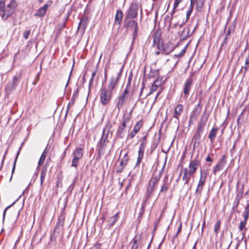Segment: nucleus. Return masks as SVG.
<instances>
[{
	"label": "nucleus",
	"mask_w": 249,
	"mask_h": 249,
	"mask_svg": "<svg viewBox=\"0 0 249 249\" xmlns=\"http://www.w3.org/2000/svg\"><path fill=\"white\" fill-rule=\"evenodd\" d=\"M110 128L109 126H106L103 129L102 137L97 144V151L99 158L110 151V147L108 145L109 141L107 139Z\"/></svg>",
	"instance_id": "1"
},
{
	"label": "nucleus",
	"mask_w": 249,
	"mask_h": 249,
	"mask_svg": "<svg viewBox=\"0 0 249 249\" xmlns=\"http://www.w3.org/2000/svg\"><path fill=\"white\" fill-rule=\"evenodd\" d=\"M200 161L197 159L190 160L188 167L183 169L182 180L184 181V184H189L191 178H194L195 174L200 165Z\"/></svg>",
	"instance_id": "2"
},
{
	"label": "nucleus",
	"mask_w": 249,
	"mask_h": 249,
	"mask_svg": "<svg viewBox=\"0 0 249 249\" xmlns=\"http://www.w3.org/2000/svg\"><path fill=\"white\" fill-rule=\"evenodd\" d=\"M164 168V167L162 168L158 175L153 174L149 180L146 188V196L145 197V200L144 201V203H146L149 198L151 196L153 193L154 192L157 186V184L160 181V178L163 174Z\"/></svg>",
	"instance_id": "3"
},
{
	"label": "nucleus",
	"mask_w": 249,
	"mask_h": 249,
	"mask_svg": "<svg viewBox=\"0 0 249 249\" xmlns=\"http://www.w3.org/2000/svg\"><path fill=\"white\" fill-rule=\"evenodd\" d=\"M209 114L206 110L203 111L200 120L197 123V128L193 136L195 143H199L201 141V135L203 133L204 127L208 121Z\"/></svg>",
	"instance_id": "4"
},
{
	"label": "nucleus",
	"mask_w": 249,
	"mask_h": 249,
	"mask_svg": "<svg viewBox=\"0 0 249 249\" xmlns=\"http://www.w3.org/2000/svg\"><path fill=\"white\" fill-rule=\"evenodd\" d=\"M17 3L15 0H11L9 3L5 5V0H0V15L5 20L15 11Z\"/></svg>",
	"instance_id": "5"
},
{
	"label": "nucleus",
	"mask_w": 249,
	"mask_h": 249,
	"mask_svg": "<svg viewBox=\"0 0 249 249\" xmlns=\"http://www.w3.org/2000/svg\"><path fill=\"white\" fill-rule=\"evenodd\" d=\"M22 76V72L21 71H20L16 73L11 81L8 82L4 89L5 92L7 95L11 94L12 92L16 89Z\"/></svg>",
	"instance_id": "6"
},
{
	"label": "nucleus",
	"mask_w": 249,
	"mask_h": 249,
	"mask_svg": "<svg viewBox=\"0 0 249 249\" xmlns=\"http://www.w3.org/2000/svg\"><path fill=\"white\" fill-rule=\"evenodd\" d=\"M114 93L107 89L106 87H102L99 92L100 102L102 105H108L113 96Z\"/></svg>",
	"instance_id": "7"
},
{
	"label": "nucleus",
	"mask_w": 249,
	"mask_h": 249,
	"mask_svg": "<svg viewBox=\"0 0 249 249\" xmlns=\"http://www.w3.org/2000/svg\"><path fill=\"white\" fill-rule=\"evenodd\" d=\"M129 91V84H127L124 89L117 98L116 102L115 104V108L117 109L118 112H120L121 108L125 104L126 99L128 96Z\"/></svg>",
	"instance_id": "8"
},
{
	"label": "nucleus",
	"mask_w": 249,
	"mask_h": 249,
	"mask_svg": "<svg viewBox=\"0 0 249 249\" xmlns=\"http://www.w3.org/2000/svg\"><path fill=\"white\" fill-rule=\"evenodd\" d=\"M123 69V67L121 68L120 72L116 77L111 76L109 78L107 87H106L107 90L112 91L113 93L114 91L116 90L118 86V83L122 76Z\"/></svg>",
	"instance_id": "9"
},
{
	"label": "nucleus",
	"mask_w": 249,
	"mask_h": 249,
	"mask_svg": "<svg viewBox=\"0 0 249 249\" xmlns=\"http://www.w3.org/2000/svg\"><path fill=\"white\" fill-rule=\"evenodd\" d=\"M202 109V105L201 101H200L196 107H195L190 114L189 120V125H191L194 124V122L197 120Z\"/></svg>",
	"instance_id": "10"
},
{
	"label": "nucleus",
	"mask_w": 249,
	"mask_h": 249,
	"mask_svg": "<svg viewBox=\"0 0 249 249\" xmlns=\"http://www.w3.org/2000/svg\"><path fill=\"white\" fill-rule=\"evenodd\" d=\"M83 156V149L81 148H76L72 153L71 166L76 168L79 162V160Z\"/></svg>",
	"instance_id": "11"
},
{
	"label": "nucleus",
	"mask_w": 249,
	"mask_h": 249,
	"mask_svg": "<svg viewBox=\"0 0 249 249\" xmlns=\"http://www.w3.org/2000/svg\"><path fill=\"white\" fill-rule=\"evenodd\" d=\"M138 10V7L136 4H131L126 13L124 20L126 21L128 19L136 18L137 17Z\"/></svg>",
	"instance_id": "12"
},
{
	"label": "nucleus",
	"mask_w": 249,
	"mask_h": 249,
	"mask_svg": "<svg viewBox=\"0 0 249 249\" xmlns=\"http://www.w3.org/2000/svg\"><path fill=\"white\" fill-rule=\"evenodd\" d=\"M132 118L131 113H124L123 114L122 117V123L121 126H119L117 133L118 134H122L126 126L127 123H129Z\"/></svg>",
	"instance_id": "13"
},
{
	"label": "nucleus",
	"mask_w": 249,
	"mask_h": 249,
	"mask_svg": "<svg viewBox=\"0 0 249 249\" xmlns=\"http://www.w3.org/2000/svg\"><path fill=\"white\" fill-rule=\"evenodd\" d=\"M175 49V47L173 43L169 41L164 44L161 43L160 46V49H159V50H160L161 53L165 55H168L173 52Z\"/></svg>",
	"instance_id": "14"
},
{
	"label": "nucleus",
	"mask_w": 249,
	"mask_h": 249,
	"mask_svg": "<svg viewBox=\"0 0 249 249\" xmlns=\"http://www.w3.org/2000/svg\"><path fill=\"white\" fill-rule=\"evenodd\" d=\"M206 180V175L203 174L202 171L200 172V178L198 181L195 194L200 195Z\"/></svg>",
	"instance_id": "15"
},
{
	"label": "nucleus",
	"mask_w": 249,
	"mask_h": 249,
	"mask_svg": "<svg viewBox=\"0 0 249 249\" xmlns=\"http://www.w3.org/2000/svg\"><path fill=\"white\" fill-rule=\"evenodd\" d=\"M226 163L227 156L224 155L222 156L221 159L219 160L215 166L213 167V174L215 175L216 173L220 170H223Z\"/></svg>",
	"instance_id": "16"
},
{
	"label": "nucleus",
	"mask_w": 249,
	"mask_h": 249,
	"mask_svg": "<svg viewBox=\"0 0 249 249\" xmlns=\"http://www.w3.org/2000/svg\"><path fill=\"white\" fill-rule=\"evenodd\" d=\"M155 74L158 76L157 78L153 82L150 89V91L147 96L151 95L154 92L156 91L158 88L161 85V80H159V70H155L154 71Z\"/></svg>",
	"instance_id": "17"
},
{
	"label": "nucleus",
	"mask_w": 249,
	"mask_h": 249,
	"mask_svg": "<svg viewBox=\"0 0 249 249\" xmlns=\"http://www.w3.org/2000/svg\"><path fill=\"white\" fill-rule=\"evenodd\" d=\"M125 27L126 28H131L134 29V32L133 34V39L135 40L136 39L138 34V24L136 21L135 20H130L127 22Z\"/></svg>",
	"instance_id": "18"
},
{
	"label": "nucleus",
	"mask_w": 249,
	"mask_h": 249,
	"mask_svg": "<svg viewBox=\"0 0 249 249\" xmlns=\"http://www.w3.org/2000/svg\"><path fill=\"white\" fill-rule=\"evenodd\" d=\"M153 37L152 47L157 46L158 49H160V46L161 45V32L160 30H157L152 35Z\"/></svg>",
	"instance_id": "19"
},
{
	"label": "nucleus",
	"mask_w": 249,
	"mask_h": 249,
	"mask_svg": "<svg viewBox=\"0 0 249 249\" xmlns=\"http://www.w3.org/2000/svg\"><path fill=\"white\" fill-rule=\"evenodd\" d=\"M129 160V158L128 156V153H126L124 156L123 158L121 159L120 162L119 169L117 170L118 173H121L124 170V167L126 166Z\"/></svg>",
	"instance_id": "20"
},
{
	"label": "nucleus",
	"mask_w": 249,
	"mask_h": 249,
	"mask_svg": "<svg viewBox=\"0 0 249 249\" xmlns=\"http://www.w3.org/2000/svg\"><path fill=\"white\" fill-rule=\"evenodd\" d=\"M163 183L160 190V193H166L170 187L171 181L168 180V177L166 176L163 179Z\"/></svg>",
	"instance_id": "21"
},
{
	"label": "nucleus",
	"mask_w": 249,
	"mask_h": 249,
	"mask_svg": "<svg viewBox=\"0 0 249 249\" xmlns=\"http://www.w3.org/2000/svg\"><path fill=\"white\" fill-rule=\"evenodd\" d=\"M184 109V106L182 104H178L175 108L173 117L178 120L179 117L182 114Z\"/></svg>",
	"instance_id": "22"
},
{
	"label": "nucleus",
	"mask_w": 249,
	"mask_h": 249,
	"mask_svg": "<svg viewBox=\"0 0 249 249\" xmlns=\"http://www.w3.org/2000/svg\"><path fill=\"white\" fill-rule=\"evenodd\" d=\"M193 80L192 78H189L186 82L184 89L183 93L184 95L188 96L189 94L190 90L193 84Z\"/></svg>",
	"instance_id": "23"
},
{
	"label": "nucleus",
	"mask_w": 249,
	"mask_h": 249,
	"mask_svg": "<svg viewBox=\"0 0 249 249\" xmlns=\"http://www.w3.org/2000/svg\"><path fill=\"white\" fill-rule=\"evenodd\" d=\"M120 212H118L117 213L107 220L108 228L111 227L118 220L120 217Z\"/></svg>",
	"instance_id": "24"
},
{
	"label": "nucleus",
	"mask_w": 249,
	"mask_h": 249,
	"mask_svg": "<svg viewBox=\"0 0 249 249\" xmlns=\"http://www.w3.org/2000/svg\"><path fill=\"white\" fill-rule=\"evenodd\" d=\"M123 17V13L121 10H117L115 16L114 24L121 25Z\"/></svg>",
	"instance_id": "25"
},
{
	"label": "nucleus",
	"mask_w": 249,
	"mask_h": 249,
	"mask_svg": "<svg viewBox=\"0 0 249 249\" xmlns=\"http://www.w3.org/2000/svg\"><path fill=\"white\" fill-rule=\"evenodd\" d=\"M48 7L49 5L47 3L45 4L43 7L40 8L36 13H35L34 16L35 17H43L46 14Z\"/></svg>",
	"instance_id": "26"
},
{
	"label": "nucleus",
	"mask_w": 249,
	"mask_h": 249,
	"mask_svg": "<svg viewBox=\"0 0 249 249\" xmlns=\"http://www.w3.org/2000/svg\"><path fill=\"white\" fill-rule=\"evenodd\" d=\"M65 220V215L64 214H61L58 218L56 225L54 228V232H55L57 229L60 227H63Z\"/></svg>",
	"instance_id": "27"
},
{
	"label": "nucleus",
	"mask_w": 249,
	"mask_h": 249,
	"mask_svg": "<svg viewBox=\"0 0 249 249\" xmlns=\"http://www.w3.org/2000/svg\"><path fill=\"white\" fill-rule=\"evenodd\" d=\"M248 217L244 216V220H242L239 224V230L240 231H243V235H244L246 233L247 228H246Z\"/></svg>",
	"instance_id": "28"
},
{
	"label": "nucleus",
	"mask_w": 249,
	"mask_h": 249,
	"mask_svg": "<svg viewBox=\"0 0 249 249\" xmlns=\"http://www.w3.org/2000/svg\"><path fill=\"white\" fill-rule=\"evenodd\" d=\"M218 131V128L217 127H213L210 130L208 135V138L210 140L211 142H213L215 140Z\"/></svg>",
	"instance_id": "29"
},
{
	"label": "nucleus",
	"mask_w": 249,
	"mask_h": 249,
	"mask_svg": "<svg viewBox=\"0 0 249 249\" xmlns=\"http://www.w3.org/2000/svg\"><path fill=\"white\" fill-rule=\"evenodd\" d=\"M48 153V150L45 148L42 152L38 162L37 168L42 166L46 158Z\"/></svg>",
	"instance_id": "30"
},
{
	"label": "nucleus",
	"mask_w": 249,
	"mask_h": 249,
	"mask_svg": "<svg viewBox=\"0 0 249 249\" xmlns=\"http://www.w3.org/2000/svg\"><path fill=\"white\" fill-rule=\"evenodd\" d=\"M144 150L145 149L139 148L138 158L135 167L139 166L143 158Z\"/></svg>",
	"instance_id": "31"
},
{
	"label": "nucleus",
	"mask_w": 249,
	"mask_h": 249,
	"mask_svg": "<svg viewBox=\"0 0 249 249\" xmlns=\"http://www.w3.org/2000/svg\"><path fill=\"white\" fill-rule=\"evenodd\" d=\"M205 0H197L196 2V10L197 12L201 13L203 11Z\"/></svg>",
	"instance_id": "32"
},
{
	"label": "nucleus",
	"mask_w": 249,
	"mask_h": 249,
	"mask_svg": "<svg viewBox=\"0 0 249 249\" xmlns=\"http://www.w3.org/2000/svg\"><path fill=\"white\" fill-rule=\"evenodd\" d=\"M148 134H146L140 140V144L139 148L145 149L147 143Z\"/></svg>",
	"instance_id": "33"
},
{
	"label": "nucleus",
	"mask_w": 249,
	"mask_h": 249,
	"mask_svg": "<svg viewBox=\"0 0 249 249\" xmlns=\"http://www.w3.org/2000/svg\"><path fill=\"white\" fill-rule=\"evenodd\" d=\"M88 23V19L87 18L83 17L79 23L78 28L82 27L83 30H85Z\"/></svg>",
	"instance_id": "34"
},
{
	"label": "nucleus",
	"mask_w": 249,
	"mask_h": 249,
	"mask_svg": "<svg viewBox=\"0 0 249 249\" xmlns=\"http://www.w3.org/2000/svg\"><path fill=\"white\" fill-rule=\"evenodd\" d=\"M143 121L142 120H141L134 125L133 130L138 133L141 128L143 127Z\"/></svg>",
	"instance_id": "35"
},
{
	"label": "nucleus",
	"mask_w": 249,
	"mask_h": 249,
	"mask_svg": "<svg viewBox=\"0 0 249 249\" xmlns=\"http://www.w3.org/2000/svg\"><path fill=\"white\" fill-rule=\"evenodd\" d=\"M242 70H244V74L246 73L249 69V53L248 56L246 59L245 65L242 67Z\"/></svg>",
	"instance_id": "36"
},
{
	"label": "nucleus",
	"mask_w": 249,
	"mask_h": 249,
	"mask_svg": "<svg viewBox=\"0 0 249 249\" xmlns=\"http://www.w3.org/2000/svg\"><path fill=\"white\" fill-rule=\"evenodd\" d=\"M187 49V45H186V46L184 48V49L181 51V52L179 54H176L174 55L173 56V58L176 59L178 57H183L184 55V54L186 52Z\"/></svg>",
	"instance_id": "37"
},
{
	"label": "nucleus",
	"mask_w": 249,
	"mask_h": 249,
	"mask_svg": "<svg viewBox=\"0 0 249 249\" xmlns=\"http://www.w3.org/2000/svg\"><path fill=\"white\" fill-rule=\"evenodd\" d=\"M221 224V220L219 219L217 221L214 226V231L216 234L218 233V231L220 229Z\"/></svg>",
	"instance_id": "38"
},
{
	"label": "nucleus",
	"mask_w": 249,
	"mask_h": 249,
	"mask_svg": "<svg viewBox=\"0 0 249 249\" xmlns=\"http://www.w3.org/2000/svg\"><path fill=\"white\" fill-rule=\"evenodd\" d=\"M48 168V164L45 163L41 169L40 174L46 176Z\"/></svg>",
	"instance_id": "39"
},
{
	"label": "nucleus",
	"mask_w": 249,
	"mask_h": 249,
	"mask_svg": "<svg viewBox=\"0 0 249 249\" xmlns=\"http://www.w3.org/2000/svg\"><path fill=\"white\" fill-rule=\"evenodd\" d=\"M230 34H231V30H230L229 29L227 31V33L226 34V36H225L223 42L222 43V44L221 45V49L224 46H225V45L226 46L227 45V40L228 39V36L230 35Z\"/></svg>",
	"instance_id": "40"
},
{
	"label": "nucleus",
	"mask_w": 249,
	"mask_h": 249,
	"mask_svg": "<svg viewBox=\"0 0 249 249\" xmlns=\"http://www.w3.org/2000/svg\"><path fill=\"white\" fill-rule=\"evenodd\" d=\"M181 229H182V223L180 222L178 225V231H177V233L172 237L173 240H174L175 239L177 238L178 234L181 231Z\"/></svg>",
	"instance_id": "41"
},
{
	"label": "nucleus",
	"mask_w": 249,
	"mask_h": 249,
	"mask_svg": "<svg viewBox=\"0 0 249 249\" xmlns=\"http://www.w3.org/2000/svg\"><path fill=\"white\" fill-rule=\"evenodd\" d=\"M138 240L136 238H134L132 240V246L131 249H138Z\"/></svg>",
	"instance_id": "42"
},
{
	"label": "nucleus",
	"mask_w": 249,
	"mask_h": 249,
	"mask_svg": "<svg viewBox=\"0 0 249 249\" xmlns=\"http://www.w3.org/2000/svg\"><path fill=\"white\" fill-rule=\"evenodd\" d=\"M79 95V89L77 88L76 90H74L72 98H71V101L72 102V103L74 102L75 100L78 97Z\"/></svg>",
	"instance_id": "43"
},
{
	"label": "nucleus",
	"mask_w": 249,
	"mask_h": 249,
	"mask_svg": "<svg viewBox=\"0 0 249 249\" xmlns=\"http://www.w3.org/2000/svg\"><path fill=\"white\" fill-rule=\"evenodd\" d=\"M243 196V192H238L236 196V200L237 201V205H238L240 201V200L242 198Z\"/></svg>",
	"instance_id": "44"
},
{
	"label": "nucleus",
	"mask_w": 249,
	"mask_h": 249,
	"mask_svg": "<svg viewBox=\"0 0 249 249\" xmlns=\"http://www.w3.org/2000/svg\"><path fill=\"white\" fill-rule=\"evenodd\" d=\"M244 216L249 217V203L247 205L244 213Z\"/></svg>",
	"instance_id": "45"
},
{
	"label": "nucleus",
	"mask_w": 249,
	"mask_h": 249,
	"mask_svg": "<svg viewBox=\"0 0 249 249\" xmlns=\"http://www.w3.org/2000/svg\"><path fill=\"white\" fill-rule=\"evenodd\" d=\"M97 71V69H96V70L92 73L91 77L89 80V85H91L93 84L94 78V76L96 75Z\"/></svg>",
	"instance_id": "46"
},
{
	"label": "nucleus",
	"mask_w": 249,
	"mask_h": 249,
	"mask_svg": "<svg viewBox=\"0 0 249 249\" xmlns=\"http://www.w3.org/2000/svg\"><path fill=\"white\" fill-rule=\"evenodd\" d=\"M182 0H175L173 6V12L174 10L178 7L179 4L181 2Z\"/></svg>",
	"instance_id": "47"
},
{
	"label": "nucleus",
	"mask_w": 249,
	"mask_h": 249,
	"mask_svg": "<svg viewBox=\"0 0 249 249\" xmlns=\"http://www.w3.org/2000/svg\"><path fill=\"white\" fill-rule=\"evenodd\" d=\"M137 133H138L136 132V131L133 129L130 134L127 136V139H131L133 138Z\"/></svg>",
	"instance_id": "48"
},
{
	"label": "nucleus",
	"mask_w": 249,
	"mask_h": 249,
	"mask_svg": "<svg viewBox=\"0 0 249 249\" xmlns=\"http://www.w3.org/2000/svg\"><path fill=\"white\" fill-rule=\"evenodd\" d=\"M19 153H20V149L19 150V151H18L17 155H16V159H15V161H14V165H13V168H12V174L14 173V170L15 169V166H16V162H17V160L18 159V156L19 154Z\"/></svg>",
	"instance_id": "49"
},
{
	"label": "nucleus",
	"mask_w": 249,
	"mask_h": 249,
	"mask_svg": "<svg viewBox=\"0 0 249 249\" xmlns=\"http://www.w3.org/2000/svg\"><path fill=\"white\" fill-rule=\"evenodd\" d=\"M89 249H101V244L99 243H96Z\"/></svg>",
	"instance_id": "50"
},
{
	"label": "nucleus",
	"mask_w": 249,
	"mask_h": 249,
	"mask_svg": "<svg viewBox=\"0 0 249 249\" xmlns=\"http://www.w3.org/2000/svg\"><path fill=\"white\" fill-rule=\"evenodd\" d=\"M31 31L27 30L25 31L23 33V37L25 39H27L29 38V36L30 35Z\"/></svg>",
	"instance_id": "51"
},
{
	"label": "nucleus",
	"mask_w": 249,
	"mask_h": 249,
	"mask_svg": "<svg viewBox=\"0 0 249 249\" xmlns=\"http://www.w3.org/2000/svg\"><path fill=\"white\" fill-rule=\"evenodd\" d=\"M193 10V9L189 8V9H188V11H187V13H186V19H187V20H188L190 18V15L192 14Z\"/></svg>",
	"instance_id": "52"
},
{
	"label": "nucleus",
	"mask_w": 249,
	"mask_h": 249,
	"mask_svg": "<svg viewBox=\"0 0 249 249\" xmlns=\"http://www.w3.org/2000/svg\"><path fill=\"white\" fill-rule=\"evenodd\" d=\"M46 177V176L40 174V186L41 188L43 187V183Z\"/></svg>",
	"instance_id": "53"
},
{
	"label": "nucleus",
	"mask_w": 249,
	"mask_h": 249,
	"mask_svg": "<svg viewBox=\"0 0 249 249\" xmlns=\"http://www.w3.org/2000/svg\"><path fill=\"white\" fill-rule=\"evenodd\" d=\"M197 0H190V8L193 9L194 7V3L195 2H196Z\"/></svg>",
	"instance_id": "54"
},
{
	"label": "nucleus",
	"mask_w": 249,
	"mask_h": 249,
	"mask_svg": "<svg viewBox=\"0 0 249 249\" xmlns=\"http://www.w3.org/2000/svg\"><path fill=\"white\" fill-rule=\"evenodd\" d=\"M56 235H55V232L53 231V234L51 236L50 239L52 241H55Z\"/></svg>",
	"instance_id": "55"
},
{
	"label": "nucleus",
	"mask_w": 249,
	"mask_h": 249,
	"mask_svg": "<svg viewBox=\"0 0 249 249\" xmlns=\"http://www.w3.org/2000/svg\"><path fill=\"white\" fill-rule=\"evenodd\" d=\"M207 162H212L213 161L212 158L210 157V154H208L207 158L205 159Z\"/></svg>",
	"instance_id": "56"
},
{
	"label": "nucleus",
	"mask_w": 249,
	"mask_h": 249,
	"mask_svg": "<svg viewBox=\"0 0 249 249\" xmlns=\"http://www.w3.org/2000/svg\"><path fill=\"white\" fill-rule=\"evenodd\" d=\"M161 92H162V90H161H161H159V91L158 92V93H157V95H156V97H155V102H156V101H157V99L158 97H159V96L160 95V94Z\"/></svg>",
	"instance_id": "57"
},
{
	"label": "nucleus",
	"mask_w": 249,
	"mask_h": 249,
	"mask_svg": "<svg viewBox=\"0 0 249 249\" xmlns=\"http://www.w3.org/2000/svg\"><path fill=\"white\" fill-rule=\"evenodd\" d=\"M205 227V221L204 220L203 221V224H202V230H201V233H202L203 232V229L204 228V227Z\"/></svg>",
	"instance_id": "58"
},
{
	"label": "nucleus",
	"mask_w": 249,
	"mask_h": 249,
	"mask_svg": "<svg viewBox=\"0 0 249 249\" xmlns=\"http://www.w3.org/2000/svg\"><path fill=\"white\" fill-rule=\"evenodd\" d=\"M160 52H161V51L160 50L156 52L155 53V55H156V56L159 55L160 54Z\"/></svg>",
	"instance_id": "59"
},
{
	"label": "nucleus",
	"mask_w": 249,
	"mask_h": 249,
	"mask_svg": "<svg viewBox=\"0 0 249 249\" xmlns=\"http://www.w3.org/2000/svg\"><path fill=\"white\" fill-rule=\"evenodd\" d=\"M107 70H105V79H106L107 78Z\"/></svg>",
	"instance_id": "60"
},
{
	"label": "nucleus",
	"mask_w": 249,
	"mask_h": 249,
	"mask_svg": "<svg viewBox=\"0 0 249 249\" xmlns=\"http://www.w3.org/2000/svg\"><path fill=\"white\" fill-rule=\"evenodd\" d=\"M9 208V207H7L5 210L4 211V213H3V217H4L5 215V213H6V211L7 210V209Z\"/></svg>",
	"instance_id": "61"
},
{
	"label": "nucleus",
	"mask_w": 249,
	"mask_h": 249,
	"mask_svg": "<svg viewBox=\"0 0 249 249\" xmlns=\"http://www.w3.org/2000/svg\"><path fill=\"white\" fill-rule=\"evenodd\" d=\"M143 89H144V87H143L142 88V89H141V92H140V96H141L142 95Z\"/></svg>",
	"instance_id": "62"
},
{
	"label": "nucleus",
	"mask_w": 249,
	"mask_h": 249,
	"mask_svg": "<svg viewBox=\"0 0 249 249\" xmlns=\"http://www.w3.org/2000/svg\"><path fill=\"white\" fill-rule=\"evenodd\" d=\"M178 63V61H177L176 63L174 64L173 68L175 67L177 63Z\"/></svg>",
	"instance_id": "63"
},
{
	"label": "nucleus",
	"mask_w": 249,
	"mask_h": 249,
	"mask_svg": "<svg viewBox=\"0 0 249 249\" xmlns=\"http://www.w3.org/2000/svg\"><path fill=\"white\" fill-rule=\"evenodd\" d=\"M103 221L106 219V217L105 216H103L102 218Z\"/></svg>",
	"instance_id": "64"
}]
</instances>
